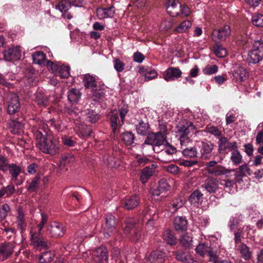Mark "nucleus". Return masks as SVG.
I'll list each match as a JSON object with an SVG mask.
<instances>
[{
    "label": "nucleus",
    "mask_w": 263,
    "mask_h": 263,
    "mask_svg": "<svg viewBox=\"0 0 263 263\" xmlns=\"http://www.w3.org/2000/svg\"><path fill=\"white\" fill-rule=\"evenodd\" d=\"M213 47L214 52L217 57L223 58L227 55V50L221 45H216Z\"/></svg>",
    "instance_id": "nucleus-50"
},
{
    "label": "nucleus",
    "mask_w": 263,
    "mask_h": 263,
    "mask_svg": "<svg viewBox=\"0 0 263 263\" xmlns=\"http://www.w3.org/2000/svg\"><path fill=\"white\" fill-rule=\"evenodd\" d=\"M70 67L69 66L62 65L60 66L58 72H59L60 77L62 79L68 78L69 76Z\"/></svg>",
    "instance_id": "nucleus-55"
},
{
    "label": "nucleus",
    "mask_w": 263,
    "mask_h": 263,
    "mask_svg": "<svg viewBox=\"0 0 263 263\" xmlns=\"http://www.w3.org/2000/svg\"><path fill=\"white\" fill-rule=\"evenodd\" d=\"M119 110L118 112L121 118V121L119 122V126H121L124 124L125 117L128 111L127 105L124 104L123 106L121 107H119Z\"/></svg>",
    "instance_id": "nucleus-56"
},
{
    "label": "nucleus",
    "mask_w": 263,
    "mask_h": 263,
    "mask_svg": "<svg viewBox=\"0 0 263 263\" xmlns=\"http://www.w3.org/2000/svg\"><path fill=\"white\" fill-rule=\"evenodd\" d=\"M188 222L185 217L177 216L174 219V227L177 232H182L187 230Z\"/></svg>",
    "instance_id": "nucleus-21"
},
{
    "label": "nucleus",
    "mask_w": 263,
    "mask_h": 263,
    "mask_svg": "<svg viewBox=\"0 0 263 263\" xmlns=\"http://www.w3.org/2000/svg\"><path fill=\"white\" fill-rule=\"evenodd\" d=\"M214 145L211 142H202L201 143V154L202 157L207 158L213 149Z\"/></svg>",
    "instance_id": "nucleus-30"
},
{
    "label": "nucleus",
    "mask_w": 263,
    "mask_h": 263,
    "mask_svg": "<svg viewBox=\"0 0 263 263\" xmlns=\"http://www.w3.org/2000/svg\"><path fill=\"white\" fill-rule=\"evenodd\" d=\"M263 58V53L255 51L250 50L248 52L247 62L249 64H257L261 61Z\"/></svg>",
    "instance_id": "nucleus-28"
},
{
    "label": "nucleus",
    "mask_w": 263,
    "mask_h": 263,
    "mask_svg": "<svg viewBox=\"0 0 263 263\" xmlns=\"http://www.w3.org/2000/svg\"><path fill=\"white\" fill-rule=\"evenodd\" d=\"M17 216L15 223L17 228L20 230L21 233L23 234L26 230L27 227V222L25 218V215L21 209H19L17 211Z\"/></svg>",
    "instance_id": "nucleus-22"
},
{
    "label": "nucleus",
    "mask_w": 263,
    "mask_h": 263,
    "mask_svg": "<svg viewBox=\"0 0 263 263\" xmlns=\"http://www.w3.org/2000/svg\"><path fill=\"white\" fill-rule=\"evenodd\" d=\"M203 194L199 190H195L189 197V201L192 204H198L203 201Z\"/></svg>",
    "instance_id": "nucleus-29"
},
{
    "label": "nucleus",
    "mask_w": 263,
    "mask_h": 263,
    "mask_svg": "<svg viewBox=\"0 0 263 263\" xmlns=\"http://www.w3.org/2000/svg\"><path fill=\"white\" fill-rule=\"evenodd\" d=\"M33 62L35 64L42 65L46 60V54L43 51H36L32 54Z\"/></svg>",
    "instance_id": "nucleus-40"
},
{
    "label": "nucleus",
    "mask_w": 263,
    "mask_h": 263,
    "mask_svg": "<svg viewBox=\"0 0 263 263\" xmlns=\"http://www.w3.org/2000/svg\"><path fill=\"white\" fill-rule=\"evenodd\" d=\"M10 211V206L7 203H5L0 206V220L4 219Z\"/></svg>",
    "instance_id": "nucleus-61"
},
{
    "label": "nucleus",
    "mask_w": 263,
    "mask_h": 263,
    "mask_svg": "<svg viewBox=\"0 0 263 263\" xmlns=\"http://www.w3.org/2000/svg\"><path fill=\"white\" fill-rule=\"evenodd\" d=\"M252 50L263 53V42L261 40L255 41L253 44Z\"/></svg>",
    "instance_id": "nucleus-64"
},
{
    "label": "nucleus",
    "mask_w": 263,
    "mask_h": 263,
    "mask_svg": "<svg viewBox=\"0 0 263 263\" xmlns=\"http://www.w3.org/2000/svg\"><path fill=\"white\" fill-rule=\"evenodd\" d=\"M183 202L181 198H178L173 200L170 203V207H172L173 213L176 212L179 209L182 207Z\"/></svg>",
    "instance_id": "nucleus-51"
},
{
    "label": "nucleus",
    "mask_w": 263,
    "mask_h": 263,
    "mask_svg": "<svg viewBox=\"0 0 263 263\" xmlns=\"http://www.w3.org/2000/svg\"><path fill=\"white\" fill-rule=\"evenodd\" d=\"M180 242L183 247L190 249L192 246V237L187 234H183L180 237Z\"/></svg>",
    "instance_id": "nucleus-45"
},
{
    "label": "nucleus",
    "mask_w": 263,
    "mask_h": 263,
    "mask_svg": "<svg viewBox=\"0 0 263 263\" xmlns=\"http://www.w3.org/2000/svg\"><path fill=\"white\" fill-rule=\"evenodd\" d=\"M4 59L7 61L18 60L21 56L20 47H12L3 51Z\"/></svg>",
    "instance_id": "nucleus-14"
},
{
    "label": "nucleus",
    "mask_w": 263,
    "mask_h": 263,
    "mask_svg": "<svg viewBox=\"0 0 263 263\" xmlns=\"http://www.w3.org/2000/svg\"><path fill=\"white\" fill-rule=\"evenodd\" d=\"M25 78L28 81L27 83L31 85L33 82L36 78L35 70L32 67H28L25 70Z\"/></svg>",
    "instance_id": "nucleus-42"
},
{
    "label": "nucleus",
    "mask_w": 263,
    "mask_h": 263,
    "mask_svg": "<svg viewBox=\"0 0 263 263\" xmlns=\"http://www.w3.org/2000/svg\"><path fill=\"white\" fill-rule=\"evenodd\" d=\"M252 22L254 25L263 27V15L261 14H257L253 16Z\"/></svg>",
    "instance_id": "nucleus-59"
},
{
    "label": "nucleus",
    "mask_w": 263,
    "mask_h": 263,
    "mask_svg": "<svg viewBox=\"0 0 263 263\" xmlns=\"http://www.w3.org/2000/svg\"><path fill=\"white\" fill-rule=\"evenodd\" d=\"M93 100L97 101L101 99L105 96V90L104 89H97V87L92 89Z\"/></svg>",
    "instance_id": "nucleus-52"
},
{
    "label": "nucleus",
    "mask_w": 263,
    "mask_h": 263,
    "mask_svg": "<svg viewBox=\"0 0 263 263\" xmlns=\"http://www.w3.org/2000/svg\"><path fill=\"white\" fill-rule=\"evenodd\" d=\"M182 153L186 158H195L197 155V152L195 147L186 148L182 151Z\"/></svg>",
    "instance_id": "nucleus-54"
},
{
    "label": "nucleus",
    "mask_w": 263,
    "mask_h": 263,
    "mask_svg": "<svg viewBox=\"0 0 263 263\" xmlns=\"http://www.w3.org/2000/svg\"><path fill=\"white\" fill-rule=\"evenodd\" d=\"M40 176L39 175L34 177L32 179L28 187L27 188V191L31 193L36 192L38 188V185L40 183Z\"/></svg>",
    "instance_id": "nucleus-44"
},
{
    "label": "nucleus",
    "mask_w": 263,
    "mask_h": 263,
    "mask_svg": "<svg viewBox=\"0 0 263 263\" xmlns=\"http://www.w3.org/2000/svg\"><path fill=\"white\" fill-rule=\"evenodd\" d=\"M231 172L230 170L226 169L224 166L218 165L212 170L208 169V173L215 176L224 175Z\"/></svg>",
    "instance_id": "nucleus-36"
},
{
    "label": "nucleus",
    "mask_w": 263,
    "mask_h": 263,
    "mask_svg": "<svg viewBox=\"0 0 263 263\" xmlns=\"http://www.w3.org/2000/svg\"><path fill=\"white\" fill-rule=\"evenodd\" d=\"M37 147L44 153L55 155L59 153V147L58 142L52 136L43 139L37 142Z\"/></svg>",
    "instance_id": "nucleus-2"
},
{
    "label": "nucleus",
    "mask_w": 263,
    "mask_h": 263,
    "mask_svg": "<svg viewBox=\"0 0 263 263\" xmlns=\"http://www.w3.org/2000/svg\"><path fill=\"white\" fill-rule=\"evenodd\" d=\"M158 187L159 191L165 192L168 191L170 187V186L168 184L167 180L165 178H161L159 181V185Z\"/></svg>",
    "instance_id": "nucleus-63"
},
{
    "label": "nucleus",
    "mask_w": 263,
    "mask_h": 263,
    "mask_svg": "<svg viewBox=\"0 0 263 263\" xmlns=\"http://www.w3.org/2000/svg\"><path fill=\"white\" fill-rule=\"evenodd\" d=\"M233 77L236 82H242L247 79L248 74L245 68L238 66L233 72Z\"/></svg>",
    "instance_id": "nucleus-24"
},
{
    "label": "nucleus",
    "mask_w": 263,
    "mask_h": 263,
    "mask_svg": "<svg viewBox=\"0 0 263 263\" xmlns=\"http://www.w3.org/2000/svg\"><path fill=\"white\" fill-rule=\"evenodd\" d=\"M85 115L86 120L91 123H96L100 119V116L95 110L88 109Z\"/></svg>",
    "instance_id": "nucleus-38"
},
{
    "label": "nucleus",
    "mask_w": 263,
    "mask_h": 263,
    "mask_svg": "<svg viewBox=\"0 0 263 263\" xmlns=\"http://www.w3.org/2000/svg\"><path fill=\"white\" fill-rule=\"evenodd\" d=\"M240 252L241 256L246 260L251 258V252L249 251V247L245 244H242L240 247Z\"/></svg>",
    "instance_id": "nucleus-58"
},
{
    "label": "nucleus",
    "mask_w": 263,
    "mask_h": 263,
    "mask_svg": "<svg viewBox=\"0 0 263 263\" xmlns=\"http://www.w3.org/2000/svg\"><path fill=\"white\" fill-rule=\"evenodd\" d=\"M203 259L205 261L210 263H216L218 260V256L216 252L214 251L213 248L211 247L204 256Z\"/></svg>",
    "instance_id": "nucleus-35"
},
{
    "label": "nucleus",
    "mask_w": 263,
    "mask_h": 263,
    "mask_svg": "<svg viewBox=\"0 0 263 263\" xmlns=\"http://www.w3.org/2000/svg\"><path fill=\"white\" fill-rule=\"evenodd\" d=\"M8 170L9 171L12 179L14 180L17 179L18 175L21 172V167L14 163L10 164Z\"/></svg>",
    "instance_id": "nucleus-43"
},
{
    "label": "nucleus",
    "mask_w": 263,
    "mask_h": 263,
    "mask_svg": "<svg viewBox=\"0 0 263 263\" xmlns=\"http://www.w3.org/2000/svg\"><path fill=\"white\" fill-rule=\"evenodd\" d=\"M163 240L170 246L176 245L177 243V239L174 233L170 229L165 230L162 234Z\"/></svg>",
    "instance_id": "nucleus-26"
},
{
    "label": "nucleus",
    "mask_w": 263,
    "mask_h": 263,
    "mask_svg": "<svg viewBox=\"0 0 263 263\" xmlns=\"http://www.w3.org/2000/svg\"><path fill=\"white\" fill-rule=\"evenodd\" d=\"M108 116L109 117L112 132L115 134L118 127H120L119 126V122L121 119L119 120V112L117 110H112L109 112Z\"/></svg>",
    "instance_id": "nucleus-25"
},
{
    "label": "nucleus",
    "mask_w": 263,
    "mask_h": 263,
    "mask_svg": "<svg viewBox=\"0 0 263 263\" xmlns=\"http://www.w3.org/2000/svg\"><path fill=\"white\" fill-rule=\"evenodd\" d=\"M55 254L51 251H45L39 256V262L40 263H50Z\"/></svg>",
    "instance_id": "nucleus-34"
},
{
    "label": "nucleus",
    "mask_w": 263,
    "mask_h": 263,
    "mask_svg": "<svg viewBox=\"0 0 263 263\" xmlns=\"http://www.w3.org/2000/svg\"><path fill=\"white\" fill-rule=\"evenodd\" d=\"M177 128L178 129V133L180 135L179 139L181 145H183V142L186 140L188 141L189 140V135L190 134L195 133V127L193 123L186 120L180 121Z\"/></svg>",
    "instance_id": "nucleus-3"
},
{
    "label": "nucleus",
    "mask_w": 263,
    "mask_h": 263,
    "mask_svg": "<svg viewBox=\"0 0 263 263\" xmlns=\"http://www.w3.org/2000/svg\"><path fill=\"white\" fill-rule=\"evenodd\" d=\"M125 227L124 229V232L125 234H129L132 229L139 228V221L135 218H128L125 221Z\"/></svg>",
    "instance_id": "nucleus-27"
},
{
    "label": "nucleus",
    "mask_w": 263,
    "mask_h": 263,
    "mask_svg": "<svg viewBox=\"0 0 263 263\" xmlns=\"http://www.w3.org/2000/svg\"><path fill=\"white\" fill-rule=\"evenodd\" d=\"M32 132L36 138L37 142L43 139L52 136L49 133L47 124L38 119H33L31 121Z\"/></svg>",
    "instance_id": "nucleus-1"
},
{
    "label": "nucleus",
    "mask_w": 263,
    "mask_h": 263,
    "mask_svg": "<svg viewBox=\"0 0 263 263\" xmlns=\"http://www.w3.org/2000/svg\"><path fill=\"white\" fill-rule=\"evenodd\" d=\"M120 138L125 145L129 146L134 143L135 136L132 132L126 131L121 134Z\"/></svg>",
    "instance_id": "nucleus-33"
},
{
    "label": "nucleus",
    "mask_w": 263,
    "mask_h": 263,
    "mask_svg": "<svg viewBox=\"0 0 263 263\" xmlns=\"http://www.w3.org/2000/svg\"><path fill=\"white\" fill-rule=\"evenodd\" d=\"M202 187L209 193H215L219 188L218 180L213 177H208L202 185Z\"/></svg>",
    "instance_id": "nucleus-20"
},
{
    "label": "nucleus",
    "mask_w": 263,
    "mask_h": 263,
    "mask_svg": "<svg viewBox=\"0 0 263 263\" xmlns=\"http://www.w3.org/2000/svg\"><path fill=\"white\" fill-rule=\"evenodd\" d=\"M95 263H108V250L106 247L100 246L92 252Z\"/></svg>",
    "instance_id": "nucleus-6"
},
{
    "label": "nucleus",
    "mask_w": 263,
    "mask_h": 263,
    "mask_svg": "<svg viewBox=\"0 0 263 263\" xmlns=\"http://www.w3.org/2000/svg\"><path fill=\"white\" fill-rule=\"evenodd\" d=\"M181 4L178 0H168L167 3L166 10L172 17L180 15Z\"/></svg>",
    "instance_id": "nucleus-16"
},
{
    "label": "nucleus",
    "mask_w": 263,
    "mask_h": 263,
    "mask_svg": "<svg viewBox=\"0 0 263 263\" xmlns=\"http://www.w3.org/2000/svg\"><path fill=\"white\" fill-rule=\"evenodd\" d=\"M140 198L137 195L126 196L123 201L124 208L127 210H133L140 203Z\"/></svg>",
    "instance_id": "nucleus-17"
},
{
    "label": "nucleus",
    "mask_w": 263,
    "mask_h": 263,
    "mask_svg": "<svg viewBox=\"0 0 263 263\" xmlns=\"http://www.w3.org/2000/svg\"><path fill=\"white\" fill-rule=\"evenodd\" d=\"M210 248L211 247L208 246L205 243H199L196 247L195 251L197 254L203 258Z\"/></svg>",
    "instance_id": "nucleus-48"
},
{
    "label": "nucleus",
    "mask_w": 263,
    "mask_h": 263,
    "mask_svg": "<svg viewBox=\"0 0 263 263\" xmlns=\"http://www.w3.org/2000/svg\"><path fill=\"white\" fill-rule=\"evenodd\" d=\"M71 6V3L69 0H62L55 7L61 12L64 13L68 11Z\"/></svg>",
    "instance_id": "nucleus-46"
},
{
    "label": "nucleus",
    "mask_w": 263,
    "mask_h": 263,
    "mask_svg": "<svg viewBox=\"0 0 263 263\" xmlns=\"http://www.w3.org/2000/svg\"><path fill=\"white\" fill-rule=\"evenodd\" d=\"M157 167V165L156 164H152L151 165L147 166L142 170L140 181L143 184L145 183L153 176Z\"/></svg>",
    "instance_id": "nucleus-19"
},
{
    "label": "nucleus",
    "mask_w": 263,
    "mask_h": 263,
    "mask_svg": "<svg viewBox=\"0 0 263 263\" xmlns=\"http://www.w3.org/2000/svg\"><path fill=\"white\" fill-rule=\"evenodd\" d=\"M150 125L147 121H144L141 120L139 123L136 125V130L138 134L142 136L148 135L150 133Z\"/></svg>",
    "instance_id": "nucleus-23"
},
{
    "label": "nucleus",
    "mask_w": 263,
    "mask_h": 263,
    "mask_svg": "<svg viewBox=\"0 0 263 263\" xmlns=\"http://www.w3.org/2000/svg\"><path fill=\"white\" fill-rule=\"evenodd\" d=\"M218 152L219 153H227L228 151H233L237 149V145L235 141L230 142L226 137H222L218 141Z\"/></svg>",
    "instance_id": "nucleus-10"
},
{
    "label": "nucleus",
    "mask_w": 263,
    "mask_h": 263,
    "mask_svg": "<svg viewBox=\"0 0 263 263\" xmlns=\"http://www.w3.org/2000/svg\"><path fill=\"white\" fill-rule=\"evenodd\" d=\"M191 25V22L190 21L186 20L182 22L174 31L178 33H182L189 29Z\"/></svg>",
    "instance_id": "nucleus-49"
},
{
    "label": "nucleus",
    "mask_w": 263,
    "mask_h": 263,
    "mask_svg": "<svg viewBox=\"0 0 263 263\" xmlns=\"http://www.w3.org/2000/svg\"><path fill=\"white\" fill-rule=\"evenodd\" d=\"M182 72L180 69L177 67H171L164 72V79L167 81H174L180 78L181 77Z\"/></svg>",
    "instance_id": "nucleus-18"
},
{
    "label": "nucleus",
    "mask_w": 263,
    "mask_h": 263,
    "mask_svg": "<svg viewBox=\"0 0 263 263\" xmlns=\"http://www.w3.org/2000/svg\"><path fill=\"white\" fill-rule=\"evenodd\" d=\"M166 253L161 250L152 251L145 259V263H163L165 260Z\"/></svg>",
    "instance_id": "nucleus-12"
},
{
    "label": "nucleus",
    "mask_w": 263,
    "mask_h": 263,
    "mask_svg": "<svg viewBox=\"0 0 263 263\" xmlns=\"http://www.w3.org/2000/svg\"><path fill=\"white\" fill-rule=\"evenodd\" d=\"M205 131L217 137H220L222 134L221 131L215 126H207Z\"/></svg>",
    "instance_id": "nucleus-62"
},
{
    "label": "nucleus",
    "mask_w": 263,
    "mask_h": 263,
    "mask_svg": "<svg viewBox=\"0 0 263 263\" xmlns=\"http://www.w3.org/2000/svg\"><path fill=\"white\" fill-rule=\"evenodd\" d=\"M47 230L50 237L59 238L64 235L66 229L62 223L57 221H52L48 227Z\"/></svg>",
    "instance_id": "nucleus-5"
},
{
    "label": "nucleus",
    "mask_w": 263,
    "mask_h": 263,
    "mask_svg": "<svg viewBox=\"0 0 263 263\" xmlns=\"http://www.w3.org/2000/svg\"><path fill=\"white\" fill-rule=\"evenodd\" d=\"M230 159L235 165H239L242 161V156L238 149H235L231 153Z\"/></svg>",
    "instance_id": "nucleus-41"
},
{
    "label": "nucleus",
    "mask_w": 263,
    "mask_h": 263,
    "mask_svg": "<svg viewBox=\"0 0 263 263\" xmlns=\"http://www.w3.org/2000/svg\"><path fill=\"white\" fill-rule=\"evenodd\" d=\"M167 137L160 135L159 133L151 132L147 136L144 144L155 146H160L166 141Z\"/></svg>",
    "instance_id": "nucleus-8"
},
{
    "label": "nucleus",
    "mask_w": 263,
    "mask_h": 263,
    "mask_svg": "<svg viewBox=\"0 0 263 263\" xmlns=\"http://www.w3.org/2000/svg\"><path fill=\"white\" fill-rule=\"evenodd\" d=\"M231 34V29L229 26L224 25L219 29H214L212 33L213 41L219 43L225 41Z\"/></svg>",
    "instance_id": "nucleus-7"
},
{
    "label": "nucleus",
    "mask_w": 263,
    "mask_h": 263,
    "mask_svg": "<svg viewBox=\"0 0 263 263\" xmlns=\"http://www.w3.org/2000/svg\"><path fill=\"white\" fill-rule=\"evenodd\" d=\"M83 83L86 88H91L93 89L97 87L96 79L89 74L85 75L83 79Z\"/></svg>",
    "instance_id": "nucleus-31"
},
{
    "label": "nucleus",
    "mask_w": 263,
    "mask_h": 263,
    "mask_svg": "<svg viewBox=\"0 0 263 263\" xmlns=\"http://www.w3.org/2000/svg\"><path fill=\"white\" fill-rule=\"evenodd\" d=\"M38 234H31L30 237V245L33 248L42 250L49 248V245L47 241L41 237H38Z\"/></svg>",
    "instance_id": "nucleus-15"
},
{
    "label": "nucleus",
    "mask_w": 263,
    "mask_h": 263,
    "mask_svg": "<svg viewBox=\"0 0 263 263\" xmlns=\"http://www.w3.org/2000/svg\"><path fill=\"white\" fill-rule=\"evenodd\" d=\"M234 171V179L236 182L240 183L243 181L242 178L246 176L243 165L239 166L238 168L231 170Z\"/></svg>",
    "instance_id": "nucleus-39"
},
{
    "label": "nucleus",
    "mask_w": 263,
    "mask_h": 263,
    "mask_svg": "<svg viewBox=\"0 0 263 263\" xmlns=\"http://www.w3.org/2000/svg\"><path fill=\"white\" fill-rule=\"evenodd\" d=\"M14 242H4L0 245V261H4L10 257L14 252Z\"/></svg>",
    "instance_id": "nucleus-9"
},
{
    "label": "nucleus",
    "mask_w": 263,
    "mask_h": 263,
    "mask_svg": "<svg viewBox=\"0 0 263 263\" xmlns=\"http://www.w3.org/2000/svg\"><path fill=\"white\" fill-rule=\"evenodd\" d=\"M241 219H240L239 216L236 215L235 216H233L230 220L229 221V227L231 231H233L236 229L240 223Z\"/></svg>",
    "instance_id": "nucleus-57"
},
{
    "label": "nucleus",
    "mask_w": 263,
    "mask_h": 263,
    "mask_svg": "<svg viewBox=\"0 0 263 263\" xmlns=\"http://www.w3.org/2000/svg\"><path fill=\"white\" fill-rule=\"evenodd\" d=\"M20 110V104L18 97L16 94H13L11 96L10 100L8 102L7 112L12 117L19 115Z\"/></svg>",
    "instance_id": "nucleus-11"
},
{
    "label": "nucleus",
    "mask_w": 263,
    "mask_h": 263,
    "mask_svg": "<svg viewBox=\"0 0 263 263\" xmlns=\"http://www.w3.org/2000/svg\"><path fill=\"white\" fill-rule=\"evenodd\" d=\"M105 226L104 228V236L109 238L115 235L117 232V222L115 216L108 214L105 215Z\"/></svg>",
    "instance_id": "nucleus-4"
},
{
    "label": "nucleus",
    "mask_w": 263,
    "mask_h": 263,
    "mask_svg": "<svg viewBox=\"0 0 263 263\" xmlns=\"http://www.w3.org/2000/svg\"><path fill=\"white\" fill-rule=\"evenodd\" d=\"M15 192V187L13 185H8L6 187L3 186L0 190V198L4 195H6V197L11 196Z\"/></svg>",
    "instance_id": "nucleus-47"
},
{
    "label": "nucleus",
    "mask_w": 263,
    "mask_h": 263,
    "mask_svg": "<svg viewBox=\"0 0 263 263\" xmlns=\"http://www.w3.org/2000/svg\"><path fill=\"white\" fill-rule=\"evenodd\" d=\"M218 69L216 65H208L203 68V72L205 74L211 75L216 73Z\"/></svg>",
    "instance_id": "nucleus-60"
},
{
    "label": "nucleus",
    "mask_w": 263,
    "mask_h": 263,
    "mask_svg": "<svg viewBox=\"0 0 263 263\" xmlns=\"http://www.w3.org/2000/svg\"><path fill=\"white\" fill-rule=\"evenodd\" d=\"M24 119L19 115L11 117L9 125L12 128V132L14 134H20L24 127Z\"/></svg>",
    "instance_id": "nucleus-13"
},
{
    "label": "nucleus",
    "mask_w": 263,
    "mask_h": 263,
    "mask_svg": "<svg viewBox=\"0 0 263 263\" xmlns=\"http://www.w3.org/2000/svg\"><path fill=\"white\" fill-rule=\"evenodd\" d=\"M81 93L78 89L72 88L68 93V99L69 102L74 104L78 102L81 98Z\"/></svg>",
    "instance_id": "nucleus-32"
},
{
    "label": "nucleus",
    "mask_w": 263,
    "mask_h": 263,
    "mask_svg": "<svg viewBox=\"0 0 263 263\" xmlns=\"http://www.w3.org/2000/svg\"><path fill=\"white\" fill-rule=\"evenodd\" d=\"M35 101L37 104L43 106H47L48 103V97L40 92L36 93Z\"/></svg>",
    "instance_id": "nucleus-53"
},
{
    "label": "nucleus",
    "mask_w": 263,
    "mask_h": 263,
    "mask_svg": "<svg viewBox=\"0 0 263 263\" xmlns=\"http://www.w3.org/2000/svg\"><path fill=\"white\" fill-rule=\"evenodd\" d=\"M92 131V129L90 126L82 124L79 126V130L77 134L80 137L83 138H86L90 136Z\"/></svg>",
    "instance_id": "nucleus-37"
}]
</instances>
